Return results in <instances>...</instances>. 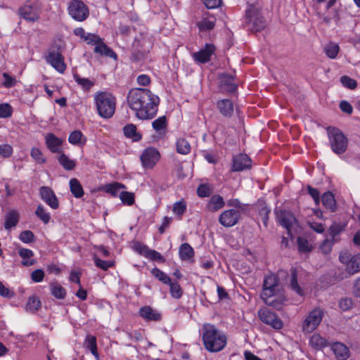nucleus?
Instances as JSON below:
<instances>
[{"instance_id":"0eeeda50","label":"nucleus","mask_w":360,"mask_h":360,"mask_svg":"<svg viewBox=\"0 0 360 360\" xmlns=\"http://www.w3.org/2000/svg\"><path fill=\"white\" fill-rule=\"evenodd\" d=\"M68 11L78 22L84 21L89 15V8L80 0H72L68 5Z\"/></svg>"},{"instance_id":"e2e57ef3","label":"nucleus","mask_w":360,"mask_h":360,"mask_svg":"<svg viewBox=\"0 0 360 360\" xmlns=\"http://www.w3.org/2000/svg\"><path fill=\"white\" fill-rule=\"evenodd\" d=\"M271 212V210L266 206H262L259 210V214L261 217L263 224L265 226H267V222L269 219V214Z\"/></svg>"},{"instance_id":"ddd939ff","label":"nucleus","mask_w":360,"mask_h":360,"mask_svg":"<svg viewBox=\"0 0 360 360\" xmlns=\"http://www.w3.org/2000/svg\"><path fill=\"white\" fill-rule=\"evenodd\" d=\"M45 59L49 64L60 73H63L65 70L66 65L64 62V57L58 49H50Z\"/></svg>"},{"instance_id":"f3484780","label":"nucleus","mask_w":360,"mask_h":360,"mask_svg":"<svg viewBox=\"0 0 360 360\" xmlns=\"http://www.w3.org/2000/svg\"><path fill=\"white\" fill-rule=\"evenodd\" d=\"M41 198L52 209L56 210L59 207L58 198L53 191L47 186H41L39 189Z\"/></svg>"},{"instance_id":"dca6fc26","label":"nucleus","mask_w":360,"mask_h":360,"mask_svg":"<svg viewBox=\"0 0 360 360\" xmlns=\"http://www.w3.org/2000/svg\"><path fill=\"white\" fill-rule=\"evenodd\" d=\"M251 166L252 160L246 154L240 153L232 158V172H242L250 169Z\"/></svg>"},{"instance_id":"4c0bfd02","label":"nucleus","mask_w":360,"mask_h":360,"mask_svg":"<svg viewBox=\"0 0 360 360\" xmlns=\"http://www.w3.org/2000/svg\"><path fill=\"white\" fill-rule=\"evenodd\" d=\"M85 346L87 349H89L91 354L96 356L98 357V354L97 351V344H96V338L95 336L92 335H86L84 341Z\"/></svg>"},{"instance_id":"f03ea898","label":"nucleus","mask_w":360,"mask_h":360,"mask_svg":"<svg viewBox=\"0 0 360 360\" xmlns=\"http://www.w3.org/2000/svg\"><path fill=\"white\" fill-rule=\"evenodd\" d=\"M279 290L280 281L278 276L274 274L265 276L263 281L262 291L260 297L266 305L278 310L281 309L286 300L283 297L276 298Z\"/></svg>"},{"instance_id":"c756f323","label":"nucleus","mask_w":360,"mask_h":360,"mask_svg":"<svg viewBox=\"0 0 360 360\" xmlns=\"http://www.w3.org/2000/svg\"><path fill=\"white\" fill-rule=\"evenodd\" d=\"M123 132L126 137L132 139L134 141H139L141 139L142 136L137 131L136 125L128 124L123 128Z\"/></svg>"},{"instance_id":"5fc2aeb1","label":"nucleus","mask_w":360,"mask_h":360,"mask_svg":"<svg viewBox=\"0 0 360 360\" xmlns=\"http://www.w3.org/2000/svg\"><path fill=\"white\" fill-rule=\"evenodd\" d=\"M94 260L95 265L97 267H98V268H100V269H101L102 270H104V271H106L110 267H112V266H114V262H113L102 260V259H99L97 257H95Z\"/></svg>"},{"instance_id":"4468645a","label":"nucleus","mask_w":360,"mask_h":360,"mask_svg":"<svg viewBox=\"0 0 360 360\" xmlns=\"http://www.w3.org/2000/svg\"><path fill=\"white\" fill-rule=\"evenodd\" d=\"M240 215L238 210H226L219 215V222L224 227H232L238 223Z\"/></svg>"},{"instance_id":"1a4fd4ad","label":"nucleus","mask_w":360,"mask_h":360,"mask_svg":"<svg viewBox=\"0 0 360 360\" xmlns=\"http://www.w3.org/2000/svg\"><path fill=\"white\" fill-rule=\"evenodd\" d=\"M41 5L39 0H26L24 3V20L35 22L39 20Z\"/></svg>"},{"instance_id":"a19ab883","label":"nucleus","mask_w":360,"mask_h":360,"mask_svg":"<svg viewBox=\"0 0 360 360\" xmlns=\"http://www.w3.org/2000/svg\"><path fill=\"white\" fill-rule=\"evenodd\" d=\"M151 274L164 284L167 285L168 283H170L171 279L169 276L157 267H155L151 270Z\"/></svg>"},{"instance_id":"39448f33","label":"nucleus","mask_w":360,"mask_h":360,"mask_svg":"<svg viewBox=\"0 0 360 360\" xmlns=\"http://www.w3.org/2000/svg\"><path fill=\"white\" fill-rule=\"evenodd\" d=\"M327 134L332 151L338 155L344 154L348 148V139L338 128L328 127Z\"/></svg>"},{"instance_id":"8fccbe9b","label":"nucleus","mask_w":360,"mask_h":360,"mask_svg":"<svg viewBox=\"0 0 360 360\" xmlns=\"http://www.w3.org/2000/svg\"><path fill=\"white\" fill-rule=\"evenodd\" d=\"M186 204L184 200L176 202L172 208L173 212L180 218L186 211Z\"/></svg>"},{"instance_id":"774afa93","label":"nucleus","mask_w":360,"mask_h":360,"mask_svg":"<svg viewBox=\"0 0 360 360\" xmlns=\"http://www.w3.org/2000/svg\"><path fill=\"white\" fill-rule=\"evenodd\" d=\"M137 83L140 86H146L150 84V78L148 75L143 74L138 76L136 79Z\"/></svg>"},{"instance_id":"de8ad7c7","label":"nucleus","mask_w":360,"mask_h":360,"mask_svg":"<svg viewBox=\"0 0 360 360\" xmlns=\"http://www.w3.org/2000/svg\"><path fill=\"white\" fill-rule=\"evenodd\" d=\"M167 285H169L170 294L173 298L179 299L182 296V289L177 282L170 281V283H168Z\"/></svg>"},{"instance_id":"393cba45","label":"nucleus","mask_w":360,"mask_h":360,"mask_svg":"<svg viewBox=\"0 0 360 360\" xmlns=\"http://www.w3.org/2000/svg\"><path fill=\"white\" fill-rule=\"evenodd\" d=\"M73 78L76 83L82 88L84 92H89L90 90L95 86L96 80L94 79H89L82 77L77 73L73 74Z\"/></svg>"},{"instance_id":"338daca9","label":"nucleus","mask_w":360,"mask_h":360,"mask_svg":"<svg viewBox=\"0 0 360 360\" xmlns=\"http://www.w3.org/2000/svg\"><path fill=\"white\" fill-rule=\"evenodd\" d=\"M13 153V148L10 145H0V155L4 158H8Z\"/></svg>"},{"instance_id":"4d7b16f0","label":"nucleus","mask_w":360,"mask_h":360,"mask_svg":"<svg viewBox=\"0 0 360 360\" xmlns=\"http://www.w3.org/2000/svg\"><path fill=\"white\" fill-rule=\"evenodd\" d=\"M212 190L207 184H200L197 188V194L200 198H205L210 195Z\"/></svg>"},{"instance_id":"5701e85b","label":"nucleus","mask_w":360,"mask_h":360,"mask_svg":"<svg viewBox=\"0 0 360 360\" xmlns=\"http://www.w3.org/2000/svg\"><path fill=\"white\" fill-rule=\"evenodd\" d=\"M94 52L110 58H117V54L115 52L103 42V39L102 38H100V40L96 44Z\"/></svg>"},{"instance_id":"864d4df0","label":"nucleus","mask_w":360,"mask_h":360,"mask_svg":"<svg viewBox=\"0 0 360 360\" xmlns=\"http://www.w3.org/2000/svg\"><path fill=\"white\" fill-rule=\"evenodd\" d=\"M13 108L6 103H0V118H8L12 115Z\"/></svg>"},{"instance_id":"cd10ccee","label":"nucleus","mask_w":360,"mask_h":360,"mask_svg":"<svg viewBox=\"0 0 360 360\" xmlns=\"http://www.w3.org/2000/svg\"><path fill=\"white\" fill-rule=\"evenodd\" d=\"M19 221V214L15 210L8 212L5 216L4 228L6 230H10L15 226Z\"/></svg>"},{"instance_id":"e433bc0d","label":"nucleus","mask_w":360,"mask_h":360,"mask_svg":"<svg viewBox=\"0 0 360 360\" xmlns=\"http://www.w3.org/2000/svg\"><path fill=\"white\" fill-rule=\"evenodd\" d=\"M290 287L292 290L295 291L297 295L300 296H302L304 295V290L298 285L297 283V270L294 268L291 269Z\"/></svg>"},{"instance_id":"a211bd4d","label":"nucleus","mask_w":360,"mask_h":360,"mask_svg":"<svg viewBox=\"0 0 360 360\" xmlns=\"http://www.w3.org/2000/svg\"><path fill=\"white\" fill-rule=\"evenodd\" d=\"M275 213L278 223L289 232L295 219L293 214L287 210H276Z\"/></svg>"},{"instance_id":"69168bd1","label":"nucleus","mask_w":360,"mask_h":360,"mask_svg":"<svg viewBox=\"0 0 360 360\" xmlns=\"http://www.w3.org/2000/svg\"><path fill=\"white\" fill-rule=\"evenodd\" d=\"M100 37L96 34L88 33L83 39L86 44L95 46L96 43L100 40Z\"/></svg>"},{"instance_id":"bb28decb","label":"nucleus","mask_w":360,"mask_h":360,"mask_svg":"<svg viewBox=\"0 0 360 360\" xmlns=\"http://www.w3.org/2000/svg\"><path fill=\"white\" fill-rule=\"evenodd\" d=\"M179 255L182 261H190L194 257L193 248L188 243H184L179 247Z\"/></svg>"},{"instance_id":"680f3d73","label":"nucleus","mask_w":360,"mask_h":360,"mask_svg":"<svg viewBox=\"0 0 360 360\" xmlns=\"http://www.w3.org/2000/svg\"><path fill=\"white\" fill-rule=\"evenodd\" d=\"M134 248L138 253H139L140 255H143L145 257H146L148 252L150 250V248L147 245L142 244L139 242H136L134 243Z\"/></svg>"},{"instance_id":"09e8293b","label":"nucleus","mask_w":360,"mask_h":360,"mask_svg":"<svg viewBox=\"0 0 360 360\" xmlns=\"http://www.w3.org/2000/svg\"><path fill=\"white\" fill-rule=\"evenodd\" d=\"M41 306L39 300L36 297H30L26 304V310L34 313L37 311Z\"/></svg>"},{"instance_id":"f704fd0d","label":"nucleus","mask_w":360,"mask_h":360,"mask_svg":"<svg viewBox=\"0 0 360 360\" xmlns=\"http://www.w3.org/2000/svg\"><path fill=\"white\" fill-rule=\"evenodd\" d=\"M176 152L181 155H187L191 152V146L184 138H179L176 141Z\"/></svg>"},{"instance_id":"58836bf2","label":"nucleus","mask_w":360,"mask_h":360,"mask_svg":"<svg viewBox=\"0 0 360 360\" xmlns=\"http://www.w3.org/2000/svg\"><path fill=\"white\" fill-rule=\"evenodd\" d=\"M68 141L72 145L82 146L85 144L86 139L80 131L75 130L70 134Z\"/></svg>"},{"instance_id":"72a5a7b5","label":"nucleus","mask_w":360,"mask_h":360,"mask_svg":"<svg viewBox=\"0 0 360 360\" xmlns=\"http://www.w3.org/2000/svg\"><path fill=\"white\" fill-rule=\"evenodd\" d=\"M127 187L124 184L119 182H113L106 184L104 187V191L106 193L111 194L113 197H117L120 195V189H126Z\"/></svg>"},{"instance_id":"13d9d810","label":"nucleus","mask_w":360,"mask_h":360,"mask_svg":"<svg viewBox=\"0 0 360 360\" xmlns=\"http://www.w3.org/2000/svg\"><path fill=\"white\" fill-rule=\"evenodd\" d=\"M31 156L39 164L44 163L46 161V159L44 158L41 151L37 148H33L32 149Z\"/></svg>"},{"instance_id":"052dcab7","label":"nucleus","mask_w":360,"mask_h":360,"mask_svg":"<svg viewBox=\"0 0 360 360\" xmlns=\"http://www.w3.org/2000/svg\"><path fill=\"white\" fill-rule=\"evenodd\" d=\"M307 190L308 193L314 199L315 204L316 205H319L320 202V193L318 191V189L313 188L312 186L309 185L307 187Z\"/></svg>"},{"instance_id":"6e6d98bb","label":"nucleus","mask_w":360,"mask_h":360,"mask_svg":"<svg viewBox=\"0 0 360 360\" xmlns=\"http://www.w3.org/2000/svg\"><path fill=\"white\" fill-rule=\"evenodd\" d=\"M146 258L152 260V261H156L161 263H163L165 262V257L158 251L155 250L150 249L148 255L146 256Z\"/></svg>"},{"instance_id":"a18cd8bd","label":"nucleus","mask_w":360,"mask_h":360,"mask_svg":"<svg viewBox=\"0 0 360 360\" xmlns=\"http://www.w3.org/2000/svg\"><path fill=\"white\" fill-rule=\"evenodd\" d=\"M340 51L339 46L335 43H329L324 48L326 56L330 58H335Z\"/></svg>"},{"instance_id":"9b49d317","label":"nucleus","mask_w":360,"mask_h":360,"mask_svg":"<svg viewBox=\"0 0 360 360\" xmlns=\"http://www.w3.org/2000/svg\"><path fill=\"white\" fill-rule=\"evenodd\" d=\"M258 316L261 321L270 326L276 330H280L283 328V321L269 309L264 307L258 311Z\"/></svg>"},{"instance_id":"aec40b11","label":"nucleus","mask_w":360,"mask_h":360,"mask_svg":"<svg viewBox=\"0 0 360 360\" xmlns=\"http://www.w3.org/2000/svg\"><path fill=\"white\" fill-rule=\"evenodd\" d=\"M219 89L222 92L232 93L237 89L234 77L229 75H222L219 78Z\"/></svg>"},{"instance_id":"9d476101","label":"nucleus","mask_w":360,"mask_h":360,"mask_svg":"<svg viewBox=\"0 0 360 360\" xmlns=\"http://www.w3.org/2000/svg\"><path fill=\"white\" fill-rule=\"evenodd\" d=\"M341 263L346 265V271L353 275L360 271V254L351 256L347 252H341L339 256Z\"/></svg>"},{"instance_id":"2f4dec72","label":"nucleus","mask_w":360,"mask_h":360,"mask_svg":"<svg viewBox=\"0 0 360 360\" xmlns=\"http://www.w3.org/2000/svg\"><path fill=\"white\" fill-rule=\"evenodd\" d=\"M153 128L159 133L160 135H164L166 133L167 127V121L165 116H162L155 120L152 122Z\"/></svg>"},{"instance_id":"f8f14e48","label":"nucleus","mask_w":360,"mask_h":360,"mask_svg":"<svg viewBox=\"0 0 360 360\" xmlns=\"http://www.w3.org/2000/svg\"><path fill=\"white\" fill-rule=\"evenodd\" d=\"M215 51V46L212 44L207 43L198 51L192 53L191 56L196 63L205 64L211 60L212 56L214 55Z\"/></svg>"},{"instance_id":"37998d69","label":"nucleus","mask_w":360,"mask_h":360,"mask_svg":"<svg viewBox=\"0 0 360 360\" xmlns=\"http://www.w3.org/2000/svg\"><path fill=\"white\" fill-rule=\"evenodd\" d=\"M58 161H59V163L66 170H72L76 166L75 162L72 160H70L64 153H63L60 155V157L58 158Z\"/></svg>"},{"instance_id":"49530a36","label":"nucleus","mask_w":360,"mask_h":360,"mask_svg":"<svg viewBox=\"0 0 360 360\" xmlns=\"http://www.w3.org/2000/svg\"><path fill=\"white\" fill-rule=\"evenodd\" d=\"M122 202L126 205H132L135 202V195L133 193L122 191L119 195Z\"/></svg>"},{"instance_id":"6ab92c4d","label":"nucleus","mask_w":360,"mask_h":360,"mask_svg":"<svg viewBox=\"0 0 360 360\" xmlns=\"http://www.w3.org/2000/svg\"><path fill=\"white\" fill-rule=\"evenodd\" d=\"M139 316L146 321H160L162 314L157 309H153L150 306H143L140 308Z\"/></svg>"},{"instance_id":"bf43d9fd","label":"nucleus","mask_w":360,"mask_h":360,"mask_svg":"<svg viewBox=\"0 0 360 360\" xmlns=\"http://www.w3.org/2000/svg\"><path fill=\"white\" fill-rule=\"evenodd\" d=\"M340 81H341L342 84H343V86H345L350 89H354L357 86L356 82L354 79H353L347 76L341 77Z\"/></svg>"},{"instance_id":"7c9ffc66","label":"nucleus","mask_w":360,"mask_h":360,"mask_svg":"<svg viewBox=\"0 0 360 360\" xmlns=\"http://www.w3.org/2000/svg\"><path fill=\"white\" fill-rule=\"evenodd\" d=\"M321 202L326 209L334 212L336 209V202L331 192H326L321 196Z\"/></svg>"},{"instance_id":"603ef678","label":"nucleus","mask_w":360,"mask_h":360,"mask_svg":"<svg viewBox=\"0 0 360 360\" xmlns=\"http://www.w3.org/2000/svg\"><path fill=\"white\" fill-rule=\"evenodd\" d=\"M2 77H3L2 85L5 88H7V89L11 88V87L14 86L17 83L16 79L15 77H12L11 75H10L7 72H4L2 74Z\"/></svg>"},{"instance_id":"4be33fe9","label":"nucleus","mask_w":360,"mask_h":360,"mask_svg":"<svg viewBox=\"0 0 360 360\" xmlns=\"http://www.w3.org/2000/svg\"><path fill=\"white\" fill-rule=\"evenodd\" d=\"M217 108L225 117H231L233 115V103L230 99H221L217 102Z\"/></svg>"},{"instance_id":"c85d7f7f","label":"nucleus","mask_w":360,"mask_h":360,"mask_svg":"<svg viewBox=\"0 0 360 360\" xmlns=\"http://www.w3.org/2000/svg\"><path fill=\"white\" fill-rule=\"evenodd\" d=\"M69 185L70 192L75 198H80L84 195V191L83 187L77 179H71Z\"/></svg>"},{"instance_id":"79ce46f5","label":"nucleus","mask_w":360,"mask_h":360,"mask_svg":"<svg viewBox=\"0 0 360 360\" xmlns=\"http://www.w3.org/2000/svg\"><path fill=\"white\" fill-rule=\"evenodd\" d=\"M197 26L200 31H210L214 29L215 26V20L210 18H203L197 22Z\"/></svg>"},{"instance_id":"423d86ee","label":"nucleus","mask_w":360,"mask_h":360,"mask_svg":"<svg viewBox=\"0 0 360 360\" xmlns=\"http://www.w3.org/2000/svg\"><path fill=\"white\" fill-rule=\"evenodd\" d=\"M246 24L248 30L257 32L266 27V21L260 13L254 7L247 9L245 13Z\"/></svg>"},{"instance_id":"ea45409f","label":"nucleus","mask_w":360,"mask_h":360,"mask_svg":"<svg viewBox=\"0 0 360 360\" xmlns=\"http://www.w3.org/2000/svg\"><path fill=\"white\" fill-rule=\"evenodd\" d=\"M36 216L45 224L49 223L51 220V214L46 212V209L41 205L37 206L35 210Z\"/></svg>"},{"instance_id":"7ed1b4c3","label":"nucleus","mask_w":360,"mask_h":360,"mask_svg":"<svg viewBox=\"0 0 360 360\" xmlns=\"http://www.w3.org/2000/svg\"><path fill=\"white\" fill-rule=\"evenodd\" d=\"M200 333L203 345L210 352H219L224 349L227 344L226 334L213 324H203Z\"/></svg>"},{"instance_id":"3c124183","label":"nucleus","mask_w":360,"mask_h":360,"mask_svg":"<svg viewBox=\"0 0 360 360\" xmlns=\"http://www.w3.org/2000/svg\"><path fill=\"white\" fill-rule=\"evenodd\" d=\"M33 256L34 252L32 250L24 248V266H30L37 263V260L32 258Z\"/></svg>"},{"instance_id":"c03bdc74","label":"nucleus","mask_w":360,"mask_h":360,"mask_svg":"<svg viewBox=\"0 0 360 360\" xmlns=\"http://www.w3.org/2000/svg\"><path fill=\"white\" fill-rule=\"evenodd\" d=\"M297 247L298 250L303 253H308L311 252L313 248L312 245L309 243L307 239L301 236L298 237L297 238Z\"/></svg>"},{"instance_id":"b1692460","label":"nucleus","mask_w":360,"mask_h":360,"mask_svg":"<svg viewBox=\"0 0 360 360\" xmlns=\"http://www.w3.org/2000/svg\"><path fill=\"white\" fill-rule=\"evenodd\" d=\"M331 349L338 360H346L349 356V350L348 347L339 342L332 345Z\"/></svg>"},{"instance_id":"2eb2a0df","label":"nucleus","mask_w":360,"mask_h":360,"mask_svg":"<svg viewBox=\"0 0 360 360\" xmlns=\"http://www.w3.org/2000/svg\"><path fill=\"white\" fill-rule=\"evenodd\" d=\"M160 158L158 150L152 147L146 148L141 155V160L145 168H153Z\"/></svg>"},{"instance_id":"20e7f679","label":"nucleus","mask_w":360,"mask_h":360,"mask_svg":"<svg viewBox=\"0 0 360 360\" xmlns=\"http://www.w3.org/2000/svg\"><path fill=\"white\" fill-rule=\"evenodd\" d=\"M94 104L98 115L105 119L111 118L115 114L117 100L108 91H97L94 96Z\"/></svg>"},{"instance_id":"0e129e2a","label":"nucleus","mask_w":360,"mask_h":360,"mask_svg":"<svg viewBox=\"0 0 360 360\" xmlns=\"http://www.w3.org/2000/svg\"><path fill=\"white\" fill-rule=\"evenodd\" d=\"M44 278V272L42 269H36L31 273V279L34 283H39Z\"/></svg>"},{"instance_id":"473e14b6","label":"nucleus","mask_w":360,"mask_h":360,"mask_svg":"<svg viewBox=\"0 0 360 360\" xmlns=\"http://www.w3.org/2000/svg\"><path fill=\"white\" fill-rule=\"evenodd\" d=\"M225 205L223 198L219 195H214L211 197L209 202L208 207L210 210L216 212L222 208Z\"/></svg>"},{"instance_id":"a878e982","label":"nucleus","mask_w":360,"mask_h":360,"mask_svg":"<svg viewBox=\"0 0 360 360\" xmlns=\"http://www.w3.org/2000/svg\"><path fill=\"white\" fill-rule=\"evenodd\" d=\"M309 345L316 350H321L329 345L326 339L318 333L311 335L309 340Z\"/></svg>"},{"instance_id":"c9c22d12","label":"nucleus","mask_w":360,"mask_h":360,"mask_svg":"<svg viewBox=\"0 0 360 360\" xmlns=\"http://www.w3.org/2000/svg\"><path fill=\"white\" fill-rule=\"evenodd\" d=\"M51 295L57 299L63 300L66 296L65 289L57 283H52L50 285Z\"/></svg>"},{"instance_id":"f257e3e1","label":"nucleus","mask_w":360,"mask_h":360,"mask_svg":"<svg viewBox=\"0 0 360 360\" xmlns=\"http://www.w3.org/2000/svg\"><path fill=\"white\" fill-rule=\"evenodd\" d=\"M127 103L137 118L151 120L157 115L160 98L148 89L134 88L128 93Z\"/></svg>"},{"instance_id":"412c9836","label":"nucleus","mask_w":360,"mask_h":360,"mask_svg":"<svg viewBox=\"0 0 360 360\" xmlns=\"http://www.w3.org/2000/svg\"><path fill=\"white\" fill-rule=\"evenodd\" d=\"M45 140L46 147L51 152L53 153H59L61 152L62 139L52 133H49L46 135Z\"/></svg>"},{"instance_id":"6e6552de","label":"nucleus","mask_w":360,"mask_h":360,"mask_svg":"<svg viewBox=\"0 0 360 360\" xmlns=\"http://www.w3.org/2000/svg\"><path fill=\"white\" fill-rule=\"evenodd\" d=\"M323 316V312L320 308L310 311L302 323V331L305 333H312L321 323Z\"/></svg>"}]
</instances>
